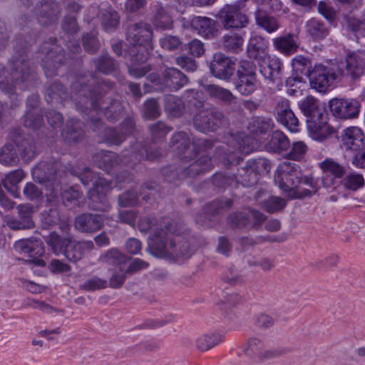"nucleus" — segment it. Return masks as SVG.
<instances>
[{
    "instance_id": "nucleus-1",
    "label": "nucleus",
    "mask_w": 365,
    "mask_h": 365,
    "mask_svg": "<svg viewBox=\"0 0 365 365\" xmlns=\"http://www.w3.org/2000/svg\"><path fill=\"white\" fill-rule=\"evenodd\" d=\"M149 248L153 256L171 260L189 258L194 252V247L184 235L176 232L168 219L152 230Z\"/></svg>"
},
{
    "instance_id": "nucleus-2",
    "label": "nucleus",
    "mask_w": 365,
    "mask_h": 365,
    "mask_svg": "<svg viewBox=\"0 0 365 365\" xmlns=\"http://www.w3.org/2000/svg\"><path fill=\"white\" fill-rule=\"evenodd\" d=\"M344 74L339 63L330 61L316 64L309 71V83L318 92L326 93L333 88L334 82Z\"/></svg>"
},
{
    "instance_id": "nucleus-3",
    "label": "nucleus",
    "mask_w": 365,
    "mask_h": 365,
    "mask_svg": "<svg viewBox=\"0 0 365 365\" xmlns=\"http://www.w3.org/2000/svg\"><path fill=\"white\" fill-rule=\"evenodd\" d=\"M29 78V63L24 59L13 63L9 77L5 76L4 68L0 65V90L9 95L14 93L17 87L21 90L26 89Z\"/></svg>"
},
{
    "instance_id": "nucleus-4",
    "label": "nucleus",
    "mask_w": 365,
    "mask_h": 365,
    "mask_svg": "<svg viewBox=\"0 0 365 365\" xmlns=\"http://www.w3.org/2000/svg\"><path fill=\"white\" fill-rule=\"evenodd\" d=\"M301 168L294 163H281L274 174V182L284 192H288L289 196L294 197V192H297V186L300 183Z\"/></svg>"
},
{
    "instance_id": "nucleus-5",
    "label": "nucleus",
    "mask_w": 365,
    "mask_h": 365,
    "mask_svg": "<svg viewBox=\"0 0 365 365\" xmlns=\"http://www.w3.org/2000/svg\"><path fill=\"white\" fill-rule=\"evenodd\" d=\"M80 180L85 185H92L93 188L88 190V197L92 202L95 210L106 211L110 208V204L106 197L107 187L101 186L103 182L89 168H85L80 176Z\"/></svg>"
},
{
    "instance_id": "nucleus-6",
    "label": "nucleus",
    "mask_w": 365,
    "mask_h": 365,
    "mask_svg": "<svg viewBox=\"0 0 365 365\" xmlns=\"http://www.w3.org/2000/svg\"><path fill=\"white\" fill-rule=\"evenodd\" d=\"M217 18L226 29L245 28L250 22L244 6L240 3L225 5L219 11Z\"/></svg>"
},
{
    "instance_id": "nucleus-7",
    "label": "nucleus",
    "mask_w": 365,
    "mask_h": 365,
    "mask_svg": "<svg viewBox=\"0 0 365 365\" xmlns=\"http://www.w3.org/2000/svg\"><path fill=\"white\" fill-rule=\"evenodd\" d=\"M152 36L153 31L148 24H135L128 29L127 37L130 43L138 45V51L143 48L145 50V54H143L142 56L138 54L136 60L143 62L148 59L149 52L153 49Z\"/></svg>"
},
{
    "instance_id": "nucleus-8",
    "label": "nucleus",
    "mask_w": 365,
    "mask_h": 365,
    "mask_svg": "<svg viewBox=\"0 0 365 365\" xmlns=\"http://www.w3.org/2000/svg\"><path fill=\"white\" fill-rule=\"evenodd\" d=\"M224 115L222 112L214 109H203L195 116V127L201 132L213 131L223 124Z\"/></svg>"
},
{
    "instance_id": "nucleus-9",
    "label": "nucleus",
    "mask_w": 365,
    "mask_h": 365,
    "mask_svg": "<svg viewBox=\"0 0 365 365\" xmlns=\"http://www.w3.org/2000/svg\"><path fill=\"white\" fill-rule=\"evenodd\" d=\"M322 171V183L327 188H332L336 180L344 177L346 169L344 166L332 158H326L319 163Z\"/></svg>"
},
{
    "instance_id": "nucleus-10",
    "label": "nucleus",
    "mask_w": 365,
    "mask_h": 365,
    "mask_svg": "<svg viewBox=\"0 0 365 365\" xmlns=\"http://www.w3.org/2000/svg\"><path fill=\"white\" fill-rule=\"evenodd\" d=\"M359 103L354 99L334 98L329 102L331 113L343 119L355 118L359 112Z\"/></svg>"
},
{
    "instance_id": "nucleus-11",
    "label": "nucleus",
    "mask_w": 365,
    "mask_h": 365,
    "mask_svg": "<svg viewBox=\"0 0 365 365\" xmlns=\"http://www.w3.org/2000/svg\"><path fill=\"white\" fill-rule=\"evenodd\" d=\"M277 120L292 132L299 130V120L290 108L289 101L280 98L277 101L275 108Z\"/></svg>"
},
{
    "instance_id": "nucleus-12",
    "label": "nucleus",
    "mask_w": 365,
    "mask_h": 365,
    "mask_svg": "<svg viewBox=\"0 0 365 365\" xmlns=\"http://www.w3.org/2000/svg\"><path fill=\"white\" fill-rule=\"evenodd\" d=\"M15 250L20 254H26L31 257H35L34 262L38 266H44L43 260L38 259L44 253L43 243L37 239H23L14 244Z\"/></svg>"
},
{
    "instance_id": "nucleus-13",
    "label": "nucleus",
    "mask_w": 365,
    "mask_h": 365,
    "mask_svg": "<svg viewBox=\"0 0 365 365\" xmlns=\"http://www.w3.org/2000/svg\"><path fill=\"white\" fill-rule=\"evenodd\" d=\"M210 69L215 77L225 81L229 80L235 71L234 63L231 59L221 53L214 55Z\"/></svg>"
},
{
    "instance_id": "nucleus-14",
    "label": "nucleus",
    "mask_w": 365,
    "mask_h": 365,
    "mask_svg": "<svg viewBox=\"0 0 365 365\" xmlns=\"http://www.w3.org/2000/svg\"><path fill=\"white\" fill-rule=\"evenodd\" d=\"M364 135L358 127H349L344 129L341 135V147L349 151H358L364 147Z\"/></svg>"
},
{
    "instance_id": "nucleus-15",
    "label": "nucleus",
    "mask_w": 365,
    "mask_h": 365,
    "mask_svg": "<svg viewBox=\"0 0 365 365\" xmlns=\"http://www.w3.org/2000/svg\"><path fill=\"white\" fill-rule=\"evenodd\" d=\"M340 66L344 71L343 76H347L353 78H358L364 73L365 68L364 55L360 52L349 53L346 58L345 68H344L343 63Z\"/></svg>"
},
{
    "instance_id": "nucleus-16",
    "label": "nucleus",
    "mask_w": 365,
    "mask_h": 365,
    "mask_svg": "<svg viewBox=\"0 0 365 365\" xmlns=\"http://www.w3.org/2000/svg\"><path fill=\"white\" fill-rule=\"evenodd\" d=\"M149 264L140 259L134 258L118 267V274H115V288L120 286L125 279L127 274H132L147 269Z\"/></svg>"
},
{
    "instance_id": "nucleus-17",
    "label": "nucleus",
    "mask_w": 365,
    "mask_h": 365,
    "mask_svg": "<svg viewBox=\"0 0 365 365\" xmlns=\"http://www.w3.org/2000/svg\"><path fill=\"white\" fill-rule=\"evenodd\" d=\"M103 225V218L101 215L84 213L77 216L74 226L82 232H94L99 230Z\"/></svg>"
},
{
    "instance_id": "nucleus-18",
    "label": "nucleus",
    "mask_w": 365,
    "mask_h": 365,
    "mask_svg": "<svg viewBox=\"0 0 365 365\" xmlns=\"http://www.w3.org/2000/svg\"><path fill=\"white\" fill-rule=\"evenodd\" d=\"M158 83L171 90H178L187 83V77L175 68L165 70Z\"/></svg>"
},
{
    "instance_id": "nucleus-19",
    "label": "nucleus",
    "mask_w": 365,
    "mask_h": 365,
    "mask_svg": "<svg viewBox=\"0 0 365 365\" xmlns=\"http://www.w3.org/2000/svg\"><path fill=\"white\" fill-rule=\"evenodd\" d=\"M244 351L249 357L260 359H270L278 355L276 351L267 349L263 341L258 339H250Z\"/></svg>"
},
{
    "instance_id": "nucleus-20",
    "label": "nucleus",
    "mask_w": 365,
    "mask_h": 365,
    "mask_svg": "<svg viewBox=\"0 0 365 365\" xmlns=\"http://www.w3.org/2000/svg\"><path fill=\"white\" fill-rule=\"evenodd\" d=\"M307 128L310 137L317 141H323L334 132L333 129L322 118L307 120Z\"/></svg>"
},
{
    "instance_id": "nucleus-21",
    "label": "nucleus",
    "mask_w": 365,
    "mask_h": 365,
    "mask_svg": "<svg viewBox=\"0 0 365 365\" xmlns=\"http://www.w3.org/2000/svg\"><path fill=\"white\" fill-rule=\"evenodd\" d=\"M20 220H10L8 222L9 225L14 230L29 229L34 227V224L31 220V216L35 210L30 205H20L17 207Z\"/></svg>"
},
{
    "instance_id": "nucleus-22",
    "label": "nucleus",
    "mask_w": 365,
    "mask_h": 365,
    "mask_svg": "<svg viewBox=\"0 0 365 365\" xmlns=\"http://www.w3.org/2000/svg\"><path fill=\"white\" fill-rule=\"evenodd\" d=\"M93 247V243L91 241L76 242L71 240L63 254L69 261L76 262L83 257L86 252L91 250Z\"/></svg>"
},
{
    "instance_id": "nucleus-23",
    "label": "nucleus",
    "mask_w": 365,
    "mask_h": 365,
    "mask_svg": "<svg viewBox=\"0 0 365 365\" xmlns=\"http://www.w3.org/2000/svg\"><path fill=\"white\" fill-rule=\"evenodd\" d=\"M259 71L265 79L272 81L274 77L279 73L282 63L279 58L267 56L259 59Z\"/></svg>"
},
{
    "instance_id": "nucleus-24",
    "label": "nucleus",
    "mask_w": 365,
    "mask_h": 365,
    "mask_svg": "<svg viewBox=\"0 0 365 365\" xmlns=\"http://www.w3.org/2000/svg\"><path fill=\"white\" fill-rule=\"evenodd\" d=\"M268 41L262 36H252L248 43L247 52L251 58L260 59L267 55Z\"/></svg>"
},
{
    "instance_id": "nucleus-25",
    "label": "nucleus",
    "mask_w": 365,
    "mask_h": 365,
    "mask_svg": "<svg viewBox=\"0 0 365 365\" xmlns=\"http://www.w3.org/2000/svg\"><path fill=\"white\" fill-rule=\"evenodd\" d=\"M215 24V21L208 17L194 16L190 19L193 29L206 38L214 36Z\"/></svg>"
},
{
    "instance_id": "nucleus-26",
    "label": "nucleus",
    "mask_w": 365,
    "mask_h": 365,
    "mask_svg": "<svg viewBox=\"0 0 365 365\" xmlns=\"http://www.w3.org/2000/svg\"><path fill=\"white\" fill-rule=\"evenodd\" d=\"M305 31L313 41L324 38L329 34L326 25L319 19H311L305 23Z\"/></svg>"
},
{
    "instance_id": "nucleus-27",
    "label": "nucleus",
    "mask_w": 365,
    "mask_h": 365,
    "mask_svg": "<svg viewBox=\"0 0 365 365\" xmlns=\"http://www.w3.org/2000/svg\"><path fill=\"white\" fill-rule=\"evenodd\" d=\"M202 88L212 98H215L230 105L237 103L236 98L227 89L212 84L202 85Z\"/></svg>"
},
{
    "instance_id": "nucleus-28",
    "label": "nucleus",
    "mask_w": 365,
    "mask_h": 365,
    "mask_svg": "<svg viewBox=\"0 0 365 365\" xmlns=\"http://www.w3.org/2000/svg\"><path fill=\"white\" fill-rule=\"evenodd\" d=\"M252 218L257 222H263L266 217L264 214L255 210H248L244 212L234 213L229 217L232 225L240 227L247 223L249 219Z\"/></svg>"
},
{
    "instance_id": "nucleus-29",
    "label": "nucleus",
    "mask_w": 365,
    "mask_h": 365,
    "mask_svg": "<svg viewBox=\"0 0 365 365\" xmlns=\"http://www.w3.org/2000/svg\"><path fill=\"white\" fill-rule=\"evenodd\" d=\"M299 108L307 120H316L322 118L324 115L319 108L318 103L312 96H307L299 103Z\"/></svg>"
},
{
    "instance_id": "nucleus-30",
    "label": "nucleus",
    "mask_w": 365,
    "mask_h": 365,
    "mask_svg": "<svg viewBox=\"0 0 365 365\" xmlns=\"http://www.w3.org/2000/svg\"><path fill=\"white\" fill-rule=\"evenodd\" d=\"M289 146V139L279 130L274 131L271 135L269 141L264 145V148L267 150L272 152L285 150Z\"/></svg>"
},
{
    "instance_id": "nucleus-31",
    "label": "nucleus",
    "mask_w": 365,
    "mask_h": 365,
    "mask_svg": "<svg viewBox=\"0 0 365 365\" xmlns=\"http://www.w3.org/2000/svg\"><path fill=\"white\" fill-rule=\"evenodd\" d=\"M274 48L284 54H289L296 51L297 45L294 35L287 34L273 39Z\"/></svg>"
},
{
    "instance_id": "nucleus-32",
    "label": "nucleus",
    "mask_w": 365,
    "mask_h": 365,
    "mask_svg": "<svg viewBox=\"0 0 365 365\" xmlns=\"http://www.w3.org/2000/svg\"><path fill=\"white\" fill-rule=\"evenodd\" d=\"M243 44L242 35L236 32L226 34L222 38L223 48L229 51L238 52L242 50Z\"/></svg>"
},
{
    "instance_id": "nucleus-33",
    "label": "nucleus",
    "mask_w": 365,
    "mask_h": 365,
    "mask_svg": "<svg viewBox=\"0 0 365 365\" xmlns=\"http://www.w3.org/2000/svg\"><path fill=\"white\" fill-rule=\"evenodd\" d=\"M222 336L218 333H207L198 336L196 339V347L202 351H207L220 344Z\"/></svg>"
},
{
    "instance_id": "nucleus-34",
    "label": "nucleus",
    "mask_w": 365,
    "mask_h": 365,
    "mask_svg": "<svg viewBox=\"0 0 365 365\" xmlns=\"http://www.w3.org/2000/svg\"><path fill=\"white\" fill-rule=\"evenodd\" d=\"M236 89L242 95L248 96L252 93L259 86L256 76H242L235 82Z\"/></svg>"
},
{
    "instance_id": "nucleus-35",
    "label": "nucleus",
    "mask_w": 365,
    "mask_h": 365,
    "mask_svg": "<svg viewBox=\"0 0 365 365\" xmlns=\"http://www.w3.org/2000/svg\"><path fill=\"white\" fill-rule=\"evenodd\" d=\"M54 165L47 163H41L32 170V175L34 180L39 183H44L51 180L54 174Z\"/></svg>"
},
{
    "instance_id": "nucleus-36",
    "label": "nucleus",
    "mask_w": 365,
    "mask_h": 365,
    "mask_svg": "<svg viewBox=\"0 0 365 365\" xmlns=\"http://www.w3.org/2000/svg\"><path fill=\"white\" fill-rule=\"evenodd\" d=\"M256 24L269 34L275 32L280 27L278 20L272 16L255 13Z\"/></svg>"
},
{
    "instance_id": "nucleus-37",
    "label": "nucleus",
    "mask_w": 365,
    "mask_h": 365,
    "mask_svg": "<svg viewBox=\"0 0 365 365\" xmlns=\"http://www.w3.org/2000/svg\"><path fill=\"white\" fill-rule=\"evenodd\" d=\"M212 167L211 159L207 155H202L199 159L192 162L185 170V175L194 177L210 170Z\"/></svg>"
},
{
    "instance_id": "nucleus-38",
    "label": "nucleus",
    "mask_w": 365,
    "mask_h": 365,
    "mask_svg": "<svg viewBox=\"0 0 365 365\" xmlns=\"http://www.w3.org/2000/svg\"><path fill=\"white\" fill-rule=\"evenodd\" d=\"M71 240L70 237H61L53 232L46 237V242L51 247L53 252L58 255L61 252H64V250L66 248Z\"/></svg>"
},
{
    "instance_id": "nucleus-39",
    "label": "nucleus",
    "mask_w": 365,
    "mask_h": 365,
    "mask_svg": "<svg viewBox=\"0 0 365 365\" xmlns=\"http://www.w3.org/2000/svg\"><path fill=\"white\" fill-rule=\"evenodd\" d=\"M153 23L157 29H170L173 27L172 17L163 7L158 9Z\"/></svg>"
},
{
    "instance_id": "nucleus-40",
    "label": "nucleus",
    "mask_w": 365,
    "mask_h": 365,
    "mask_svg": "<svg viewBox=\"0 0 365 365\" xmlns=\"http://www.w3.org/2000/svg\"><path fill=\"white\" fill-rule=\"evenodd\" d=\"M165 109L170 115L175 117L181 114L184 105L180 98L169 95L165 98Z\"/></svg>"
},
{
    "instance_id": "nucleus-41",
    "label": "nucleus",
    "mask_w": 365,
    "mask_h": 365,
    "mask_svg": "<svg viewBox=\"0 0 365 365\" xmlns=\"http://www.w3.org/2000/svg\"><path fill=\"white\" fill-rule=\"evenodd\" d=\"M24 177L25 174L22 170H16L8 173L2 180V183L8 191L15 192L16 186Z\"/></svg>"
},
{
    "instance_id": "nucleus-42",
    "label": "nucleus",
    "mask_w": 365,
    "mask_h": 365,
    "mask_svg": "<svg viewBox=\"0 0 365 365\" xmlns=\"http://www.w3.org/2000/svg\"><path fill=\"white\" fill-rule=\"evenodd\" d=\"M341 182L345 188L356 191L364 186V179L361 174L350 172L343 178Z\"/></svg>"
},
{
    "instance_id": "nucleus-43",
    "label": "nucleus",
    "mask_w": 365,
    "mask_h": 365,
    "mask_svg": "<svg viewBox=\"0 0 365 365\" xmlns=\"http://www.w3.org/2000/svg\"><path fill=\"white\" fill-rule=\"evenodd\" d=\"M300 183L309 186L310 190L299 189L297 192H294V197L311 196L315 194L318 190L317 182L314 179L312 175L302 176L301 174Z\"/></svg>"
},
{
    "instance_id": "nucleus-44",
    "label": "nucleus",
    "mask_w": 365,
    "mask_h": 365,
    "mask_svg": "<svg viewBox=\"0 0 365 365\" xmlns=\"http://www.w3.org/2000/svg\"><path fill=\"white\" fill-rule=\"evenodd\" d=\"M171 143L179 154L189 153L190 142L185 133L179 132L174 134L172 137Z\"/></svg>"
},
{
    "instance_id": "nucleus-45",
    "label": "nucleus",
    "mask_w": 365,
    "mask_h": 365,
    "mask_svg": "<svg viewBox=\"0 0 365 365\" xmlns=\"http://www.w3.org/2000/svg\"><path fill=\"white\" fill-rule=\"evenodd\" d=\"M19 161L16 151L11 144L6 145L0 150V163L5 165H15Z\"/></svg>"
},
{
    "instance_id": "nucleus-46",
    "label": "nucleus",
    "mask_w": 365,
    "mask_h": 365,
    "mask_svg": "<svg viewBox=\"0 0 365 365\" xmlns=\"http://www.w3.org/2000/svg\"><path fill=\"white\" fill-rule=\"evenodd\" d=\"M58 12V5L53 4L51 6L48 4H45L42 6L41 15L38 16V21L42 25H48L56 19Z\"/></svg>"
},
{
    "instance_id": "nucleus-47",
    "label": "nucleus",
    "mask_w": 365,
    "mask_h": 365,
    "mask_svg": "<svg viewBox=\"0 0 365 365\" xmlns=\"http://www.w3.org/2000/svg\"><path fill=\"white\" fill-rule=\"evenodd\" d=\"M272 121L270 118L257 117L253 118L249 124V128L253 133H263L270 129Z\"/></svg>"
},
{
    "instance_id": "nucleus-48",
    "label": "nucleus",
    "mask_w": 365,
    "mask_h": 365,
    "mask_svg": "<svg viewBox=\"0 0 365 365\" xmlns=\"http://www.w3.org/2000/svg\"><path fill=\"white\" fill-rule=\"evenodd\" d=\"M16 147L20 152L21 158L28 161L33 158L35 155V147L32 141L27 139H22L17 141Z\"/></svg>"
},
{
    "instance_id": "nucleus-49",
    "label": "nucleus",
    "mask_w": 365,
    "mask_h": 365,
    "mask_svg": "<svg viewBox=\"0 0 365 365\" xmlns=\"http://www.w3.org/2000/svg\"><path fill=\"white\" fill-rule=\"evenodd\" d=\"M345 19L347 27L356 36H365V16L361 19L348 16Z\"/></svg>"
},
{
    "instance_id": "nucleus-50",
    "label": "nucleus",
    "mask_w": 365,
    "mask_h": 365,
    "mask_svg": "<svg viewBox=\"0 0 365 365\" xmlns=\"http://www.w3.org/2000/svg\"><path fill=\"white\" fill-rule=\"evenodd\" d=\"M286 205V201L279 197L272 196L263 203V207L269 212H274L280 210Z\"/></svg>"
},
{
    "instance_id": "nucleus-51",
    "label": "nucleus",
    "mask_w": 365,
    "mask_h": 365,
    "mask_svg": "<svg viewBox=\"0 0 365 365\" xmlns=\"http://www.w3.org/2000/svg\"><path fill=\"white\" fill-rule=\"evenodd\" d=\"M143 113L148 119H153L160 115V109L156 100L150 99L145 102Z\"/></svg>"
},
{
    "instance_id": "nucleus-52",
    "label": "nucleus",
    "mask_w": 365,
    "mask_h": 365,
    "mask_svg": "<svg viewBox=\"0 0 365 365\" xmlns=\"http://www.w3.org/2000/svg\"><path fill=\"white\" fill-rule=\"evenodd\" d=\"M66 99V93L61 84L55 83L51 86L47 91L46 99L47 101H52L53 99Z\"/></svg>"
},
{
    "instance_id": "nucleus-53",
    "label": "nucleus",
    "mask_w": 365,
    "mask_h": 365,
    "mask_svg": "<svg viewBox=\"0 0 365 365\" xmlns=\"http://www.w3.org/2000/svg\"><path fill=\"white\" fill-rule=\"evenodd\" d=\"M307 151V145L303 141H297L293 143L289 156L293 160H299L304 158Z\"/></svg>"
},
{
    "instance_id": "nucleus-54",
    "label": "nucleus",
    "mask_w": 365,
    "mask_h": 365,
    "mask_svg": "<svg viewBox=\"0 0 365 365\" xmlns=\"http://www.w3.org/2000/svg\"><path fill=\"white\" fill-rule=\"evenodd\" d=\"M62 198L63 200V202L66 206H69L71 205H76L78 202V199L81 197V194L80 192L76 189L75 187H70L69 189L65 190L62 194Z\"/></svg>"
},
{
    "instance_id": "nucleus-55",
    "label": "nucleus",
    "mask_w": 365,
    "mask_h": 365,
    "mask_svg": "<svg viewBox=\"0 0 365 365\" xmlns=\"http://www.w3.org/2000/svg\"><path fill=\"white\" fill-rule=\"evenodd\" d=\"M255 65L251 61H242L237 71V78L242 76H256Z\"/></svg>"
},
{
    "instance_id": "nucleus-56",
    "label": "nucleus",
    "mask_w": 365,
    "mask_h": 365,
    "mask_svg": "<svg viewBox=\"0 0 365 365\" xmlns=\"http://www.w3.org/2000/svg\"><path fill=\"white\" fill-rule=\"evenodd\" d=\"M106 282L99 279L98 277H92L86 282H84L81 285V288L86 291H94L99 289H103L106 287Z\"/></svg>"
},
{
    "instance_id": "nucleus-57",
    "label": "nucleus",
    "mask_w": 365,
    "mask_h": 365,
    "mask_svg": "<svg viewBox=\"0 0 365 365\" xmlns=\"http://www.w3.org/2000/svg\"><path fill=\"white\" fill-rule=\"evenodd\" d=\"M150 129L154 138H163L170 131V129L164 123L160 121L153 124Z\"/></svg>"
},
{
    "instance_id": "nucleus-58",
    "label": "nucleus",
    "mask_w": 365,
    "mask_h": 365,
    "mask_svg": "<svg viewBox=\"0 0 365 365\" xmlns=\"http://www.w3.org/2000/svg\"><path fill=\"white\" fill-rule=\"evenodd\" d=\"M48 267L51 272L57 274L68 273L71 270L69 265L56 259L51 261Z\"/></svg>"
},
{
    "instance_id": "nucleus-59",
    "label": "nucleus",
    "mask_w": 365,
    "mask_h": 365,
    "mask_svg": "<svg viewBox=\"0 0 365 365\" xmlns=\"http://www.w3.org/2000/svg\"><path fill=\"white\" fill-rule=\"evenodd\" d=\"M176 63L181 68L188 71H194L197 68L195 61L187 56H180L177 58Z\"/></svg>"
},
{
    "instance_id": "nucleus-60",
    "label": "nucleus",
    "mask_w": 365,
    "mask_h": 365,
    "mask_svg": "<svg viewBox=\"0 0 365 365\" xmlns=\"http://www.w3.org/2000/svg\"><path fill=\"white\" fill-rule=\"evenodd\" d=\"M24 194L29 199L34 200L41 195V190L32 182H28L24 188Z\"/></svg>"
},
{
    "instance_id": "nucleus-61",
    "label": "nucleus",
    "mask_w": 365,
    "mask_h": 365,
    "mask_svg": "<svg viewBox=\"0 0 365 365\" xmlns=\"http://www.w3.org/2000/svg\"><path fill=\"white\" fill-rule=\"evenodd\" d=\"M161 46L168 50H173L180 45V40L176 36H165L160 39Z\"/></svg>"
},
{
    "instance_id": "nucleus-62",
    "label": "nucleus",
    "mask_w": 365,
    "mask_h": 365,
    "mask_svg": "<svg viewBox=\"0 0 365 365\" xmlns=\"http://www.w3.org/2000/svg\"><path fill=\"white\" fill-rule=\"evenodd\" d=\"M318 11L327 20L331 21L334 19L335 12L334 9L324 1L319 3Z\"/></svg>"
},
{
    "instance_id": "nucleus-63",
    "label": "nucleus",
    "mask_w": 365,
    "mask_h": 365,
    "mask_svg": "<svg viewBox=\"0 0 365 365\" xmlns=\"http://www.w3.org/2000/svg\"><path fill=\"white\" fill-rule=\"evenodd\" d=\"M84 48L89 53H94L98 48V42L96 37L86 35L83 36Z\"/></svg>"
},
{
    "instance_id": "nucleus-64",
    "label": "nucleus",
    "mask_w": 365,
    "mask_h": 365,
    "mask_svg": "<svg viewBox=\"0 0 365 365\" xmlns=\"http://www.w3.org/2000/svg\"><path fill=\"white\" fill-rule=\"evenodd\" d=\"M125 250L128 252L136 255L140 252L142 248V244L138 239L130 238L125 245Z\"/></svg>"
}]
</instances>
